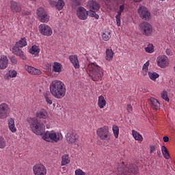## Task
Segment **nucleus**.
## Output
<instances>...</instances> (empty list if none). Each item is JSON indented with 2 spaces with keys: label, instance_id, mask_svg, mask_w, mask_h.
Instances as JSON below:
<instances>
[{
  "label": "nucleus",
  "instance_id": "473e14b6",
  "mask_svg": "<svg viewBox=\"0 0 175 175\" xmlns=\"http://www.w3.org/2000/svg\"><path fill=\"white\" fill-rule=\"evenodd\" d=\"M112 131L113 132V135L116 139H118V135H120V128L118 127V126H113Z\"/></svg>",
  "mask_w": 175,
  "mask_h": 175
},
{
  "label": "nucleus",
  "instance_id": "a211bd4d",
  "mask_svg": "<svg viewBox=\"0 0 175 175\" xmlns=\"http://www.w3.org/2000/svg\"><path fill=\"white\" fill-rule=\"evenodd\" d=\"M87 7L88 8L90 12L92 11L98 12V10L100 9V4H99V3H98V1L95 0H90L87 3Z\"/></svg>",
  "mask_w": 175,
  "mask_h": 175
},
{
  "label": "nucleus",
  "instance_id": "ddd939ff",
  "mask_svg": "<svg viewBox=\"0 0 175 175\" xmlns=\"http://www.w3.org/2000/svg\"><path fill=\"white\" fill-rule=\"evenodd\" d=\"M157 64L159 68H165L169 66V59L166 55H160L157 58Z\"/></svg>",
  "mask_w": 175,
  "mask_h": 175
},
{
  "label": "nucleus",
  "instance_id": "6e6d98bb",
  "mask_svg": "<svg viewBox=\"0 0 175 175\" xmlns=\"http://www.w3.org/2000/svg\"><path fill=\"white\" fill-rule=\"evenodd\" d=\"M135 2H142V0H134Z\"/></svg>",
  "mask_w": 175,
  "mask_h": 175
},
{
  "label": "nucleus",
  "instance_id": "aec40b11",
  "mask_svg": "<svg viewBox=\"0 0 175 175\" xmlns=\"http://www.w3.org/2000/svg\"><path fill=\"white\" fill-rule=\"evenodd\" d=\"M69 59L75 69H79L80 68V62H79V57H77V55H70Z\"/></svg>",
  "mask_w": 175,
  "mask_h": 175
},
{
  "label": "nucleus",
  "instance_id": "5fc2aeb1",
  "mask_svg": "<svg viewBox=\"0 0 175 175\" xmlns=\"http://www.w3.org/2000/svg\"><path fill=\"white\" fill-rule=\"evenodd\" d=\"M31 2H32V3H36V0H30Z\"/></svg>",
  "mask_w": 175,
  "mask_h": 175
},
{
  "label": "nucleus",
  "instance_id": "6e6552de",
  "mask_svg": "<svg viewBox=\"0 0 175 175\" xmlns=\"http://www.w3.org/2000/svg\"><path fill=\"white\" fill-rule=\"evenodd\" d=\"M36 14L40 23H47L48 21H50V16L49 15L47 12L44 10V8L42 7L38 8L36 11Z\"/></svg>",
  "mask_w": 175,
  "mask_h": 175
},
{
  "label": "nucleus",
  "instance_id": "a878e982",
  "mask_svg": "<svg viewBox=\"0 0 175 175\" xmlns=\"http://www.w3.org/2000/svg\"><path fill=\"white\" fill-rule=\"evenodd\" d=\"M29 53L30 54H32V55H39V53H40V49H39V46L36 45H33L31 48L29 50Z\"/></svg>",
  "mask_w": 175,
  "mask_h": 175
},
{
  "label": "nucleus",
  "instance_id": "a18cd8bd",
  "mask_svg": "<svg viewBox=\"0 0 175 175\" xmlns=\"http://www.w3.org/2000/svg\"><path fill=\"white\" fill-rule=\"evenodd\" d=\"M75 175H85V172L81 169H77L75 170Z\"/></svg>",
  "mask_w": 175,
  "mask_h": 175
},
{
  "label": "nucleus",
  "instance_id": "cd10ccee",
  "mask_svg": "<svg viewBox=\"0 0 175 175\" xmlns=\"http://www.w3.org/2000/svg\"><path fill=\"white\" fill-rule=\"evenodd\" d=\"M113 57H114V52L111 49H107L106 50V56L105 59L107 61H112Z\"/></svg>",
  "mask_w": 175,
  "mask_h": 175
},
{
  "label": "nucleus",
  "instance_id": "f3484780",
  "mask_svg": "<svg viewBox=\"0 0 175 175\" xmlns=\"http://www.w3.org/2000/svg\"><path fill=\"white\" fill-rule=\"evenodd\" d=\"M138 14H139L140 17L144 20H149L151 16L147 8L143 6L139 7L138 9Z\"/></svg>",
  "mask_w": 175,
  "mask_h": 175
},
{
  "label": "nucleus",
  "instance_id": "6ab92c4d",
  "mask_svg": "<svg viewBox=\"0 0 175 175\" xmlns=\"http://www.w3.org/2000/svg\"><path fill=\"white\" fill-rule=\"evenodd\" d=\"M25 69L29 75H33V76H40L42 75V70L29 65H25Z\"/></svg>",
  "mask_w": 175,
  "mask_h": 175
},
{
  "label": "nucleus",
  "instance_id": "f257e3e1",
  "mask_svg": "<svg viewBox=\"0 0 175 175\" xmlns=\"http://www.w3.org/2000/svg\"><path fill=\"white\" fill-rule=\"evenodd\" d=\"M27 121L30 125L32 132L36 135L42 136V139L44 142H47L48 143H58V142H61L64 139L62 133L59 132L47 131L44 133L46 126L36 118H28Z\"/></svg>",
  "mask_w": 175,
  "mask_h": 175
},
{
  "label": "nucleus",
  "instance_id": "603ef678",
  "mask_svg": "<svg viewBox=\"0 0 175 175\" xmlns=\"http://www.w3.org/2000/svg\"><path fill=\"white\" fill-rule=\"evenodd\" d=\"M23 14H25L26 16H29V14H31V12H28V11H23Z\"/></svg>",
  "mask_w": 175,
  "mask_h": 175
},
{
  "label": "nucleus",
  "instance_id": "f03ea898",
  "mask_svg": "<svg viewBox=\"0 0 175 175\" xmlns=\"http://www.w3.org/2000/svg\"><path fill=\"white\" fill-rule=\"evenodd\" d=\"M51 95L56 99H62L66 94V86L59 80H54L49 85Z\"/></svg>",
  "mask_w": 175,
  "mask_h": 175
},
{
  "label": "nucleus",
  "instance_id": "13d9d810",
  "mask_svg": "<svg viewBox=\"0 0 175 175\" xmlns=\"http://www.w3.org/2000/svg\"><path fill=\"white\" fill-rule=\"evenodd\" d=\"M157 154H161V152H157Z\"/></svg>",
  "mask_w": 175,
  "mask_h": 175
},
{
  "label": "nucleus",
  "instance_id": "2f4dec72",
  "mask_svg": "<svg viewBox=\"0 0 175 175\" xmlns=\"http://www.w3.org/2000/svg\"><path fill=\"white\" fill-rule=\"evenodd\" d=\"M132 135L135 140H137L138 142H143V137L142 136V135L139 134L137 131L133 130Z\"/></svg>",
  "mask_w": 175,
  "mask_h": 175
},
{
  "label": "nucleus",
  "instance_id": "7ed1b4c3",
  "mask_svg": "<svg viewBox=\"0 0 175 175\" xmlns=\"http://www.w3.org/2000/svg\"><path fill=\"white\" fill-rule=\"evenodd\" d=\"M88 72L93 81H99L103 77V68L96 63H91L88 66Z\"/></svg>",
  "mask_w": 175,
  "mask_h": 175
},
{
  "label": "nucleus",
  "instance_id": "e433bc0d",
  "mask_svg": "<svg viewBox=\"0 0 175 175\" xmlns=\"http://www.w3.org/2000/svg\"><path fill=\"white\" fill-rule=\"evenodd\" d=\"M7 76L10 79H14V77H17V71H16V70H10L7 73Z\"/></svg>",
  "mask_w": 175,
  "mask_h": 175
},
{
  "label": "nucleus",
  "instance_id": "f704fd0d",
  "mask_svg": "<svg viewBox=\"0 0 175 175\" xmlns=\"http://www.w3.org/2000/svg\"><path fill=\"white\" fill-rule=\"evenodd\" d=\"M8 143L5 137L0 136V148L3 149L6 147Z\"/></svg>",
  "mask_w": 175,
  "mask_h": 175
},
{
  "label": "nucleus",
  "instance_id": "09e8293b",
  "mask_svg": "<svg viewBox=\"0 0 175 175\" xmlns=\"http://www.w3.org/2000/svg\"><path fill=\"white\" fill-rule=\"evenodd\" d=\"M156 149H155V146H150V154H152V152H155Z\"/></svg>",
  "mask_w": 175,
  "mask_h": 175
},
{
  "label": "nucleus",
  "instance_id": "7c9ffc66",
  "mask_svg": "<svg viewBox=\"0 0 175 175\" xmlns=\"http://www.w3.org/2000/svg\"><path fill=\"white\" fill-rule=\"evenodd\" d=\"M44 98L47 105H53V97L50 93H45L44 94Z\"/></svg>",
  "mask_w": 175,
  "mask_h": 175
},
{
  "label": "nucleus",
  "instance_id": "20e7f679",
  "mask_svg": "<svg viewBox=\"0 0 175 175\" xmlns=\"http://www.w3.org/2000/svg\"><path fill=\"white\" fill-rule=\"evenodd\" d=\"M25 46H27V39H25V38H22L12 48V53L14 54V55H16V57H19V58L23 61L27 59V56L24 54V51L20 49V47L23 48L25 47Z\"/></svg>",
  "mask_w": 175,
  "mask_h": 175
},
{
  "label": "nucleus",
  "instance_id": "c85d7f7f",
  "mask_svg": "<svg viewBox=\"0 0 175 175\" xmlns=\"http://www.w3.org/2000/svg\"><path fill=\"white\" fill-rule=\"evenodd\" d=\"M70 163V159L69 158V155L64 154L62 157V166H65Z\"/></svg>",
  "mask_w": 175,
  "mask_h": 175
},
{
  "label": "nucleus",
  "instance_id": "c756f323",
  "mask_svg": "<svg viewBox=\"0 0 175 175\" xmlns=\"http://www.w3.org/2000/svg\"><path fill=\"white\" fill-rule=\"evenodd\" d=\"M161 152L165 159H170V154H169V151L167 150V148H166V146H161Z\"/></svg>",
  "mask_w": 175,
  "mask_h": 175
},
{
  "label": "nucleus",
  "instance_id": "4c0bfd02",
  "mask_svg": "<svg viewBox=\"0 0 175 175\" xmlns=\"http://www.w3.org/2000/svg\"><path fill=\"white\" fill-rule=\"evenodd\" d=\"M102 38L103 39V40L107 41L110 39V38H111V36L110 35V31H105L103 35H102Z\"/></svg>",
  "mask_w": 175,
  "mask_h": 175
},
{
  "label": "nucleus",
  "instance_id": "5701e85b",
  "mask_svg": "<svg viewBox=\"0 0 175 175\" xmlns=\"http://www.w3.org/2000/svg\"><path fill=\"white\" fill-rule=\"evenodd\" d=\"M36 116L37 118H42L45 120L46 118H47V117H49V113H47V111H46V109H41L37 111Z\"/></svg>",
  "mask_w": 175,
  "mask_h": 175
},
{
  "label": "nucleus",
  "instance_id": "72a5a7b5",
  "mask_svg": "<svg viewBox=\"0 0 175 175\" xmlns=\"http://www.w3.org/2000/svg\"><path fill=\"white\" fill-rule=\"evenodd\" d=\"M148 76L150 80L152 81H155L158 77H159V75L157 72H148Z\"/></svg>",
  "mask_w": 175,
  "mask_h": 175
},
{
  "label": "nucleus",
  "instance_id": "58836bf2",
  "mask_svg": "<svg viewBox=\"0 0 175 175\" xmlns=\"http://www.w3.org/2000/svg\"><path fill=\"white\" fill-rule=\"evenodd\" d=\"M161 98L162 99H164V100H165L166 102H169L170 99L169 96H167V91L163 90L161 92Z\"/></svg>",
  "mask_w": 175,
  "mask_h": 175
},
{
  "label": "nucleus",
  "instance_id": "4d7b16f0",
  "mask_svg": "<svg viewBox=\"0 0 175 175\" xmlns=\"http://www.w3.org/2000/svg\"><path fill=\"white\" fill-rule=\"evenodd\" d=\"M62 169H63L64 170H65L66 169V167H63Z\"/></svg>",
  "mask_w": 175,
  "mask_h": 175
},
{
  "label": "nucleus",
  "instance_id": "393cba45",
  "mask_svg": "<svg viewBox=\"0 0 175 175\" xmlns=\"http://www.w3.org/2000/svg\"><path fill=\"white\" fill-rule=\"evenodd\" d=\"M53 70L55 73H61L62 72V64L59 62H55L53 66Z\"/></svg>",
  "mask_w": 175,
  "mask_h": 175
},
{
  "label": "nucleus",
  "instance_id": "2eb2a0df",
  "mask_svg": "<svg viewBox=\"0 0 175 175\" xmlns=\"http://www.w3.org/2000/svg\"><path fill=\"white\" fill-rule=\"evenodd\" d=\"M22 6L23 5L20 2L10 1V8L12 13H20L23 10Z\"/></svg>",
  "mask_w": 175,
  "mask_h": 175
},
{
  "label": "nucleus",
  "instance_id": "0eeeda50",
  "mask_svg": "<svg viewBox=\"0 0 175 175\" xmlns=\"http://www.w3.org/2000/svg\"><path fill=\"white\" fill-rule=\"evenodd\" d=\"M139 29L144 36H152L153 33L152 25L148 22H143L139 25Z\"/></svg>",
  "mask_w": 175,
  "mask_h": 175
},
{
  "label": "nucleus",
  "instance_id": "49530a36",
  "mask_svg": "<svg viewBox=\"0 0 175 175\" xmlns=\"http://www.w3.org/2000/svg\"><path fill=\"white\" fill-rule=\"evenodd\" d=\"M150 65V63L148 62H146L142 68V70H148V66Z\"/></svg>",
  "mask_w": 175,
  "mask_h": 175
},
{
  "label": "nucleus",
  "instance_id": "dca6fc26",
  "mask_svg": "<svg viewBox=\"0 0 175 175\" xmlns=\"http://www.w3.org/2000/svg\"><path fill=\"white\" fill-rule=\"evenodd\" d=\"M49 3L52 8H55L59 11L62 10L65 6V1L64 0H58L57 2L54 0H49Z\"/></svg>",
  "mask_w": 175,
  "mask_h": 175
},
{
  "label": "nucleus",
  "instance_id": "c9c22d12",
  "mask_svg": "<svg viewBox=\"0 0 175 175\" xmlns=\"http://www.w3.org/2000/svg\"><path fill=\"white\" fill-rule=\"evenodd\" d=\"M145 51L149 54L154 53V45L152 44H148L147 47L145 48Z\"/></svg>",
  "mask_w": 175,
  "mask_h": 175
},
{
  "label": "nucleus",
  "instance_id": "39448f33",
  "mask_svg": "<svg viewBox=\"0 0 175 175\" xmlns=\"http://www.w3.org/2000/svg\"><path fill=\"white\" fill-rule=\"evenodd\" d=\"M96 133L100 140L110 141V131H109L108 126H104L98 129Z\"/></svg>",
  "mask_w": 175,
  "mask_h": 175
},
{
  "label": "nucleus",
  "instance_id": "9d476101",
  "mask_svg": "<svg viewBox=\"0 0 175 175\" xmlns=\"http://www.w3.org/2000/svg\"><path fill=\"white\" fill-rule=\"evenodd\" d=\"M66 142L68 144H75L77 145L79 143V135L75 131H69L66 136Z\"/></svg>",
  "mask_w": 175,
  "mask_h": 175
},
{
  "label": "nucleus",
  "instance_id": "3c124183",
  "mask_svg": "<svg viewBox=\"0 0 175 175\" xmlns=\"http://www.w3.org/2000/svg\"><path fill=\"white\" fill-rule=\"evenodd\" d=\"M163 140L165 143H167V142H169V137L167 136H165L163 137Z\"/></svg>",
  "mask_w": 175,
  "mask_h": 175
},
{
  "label": "nucleus",
  "instance_id": "79ce46f5",
  "mask_svg": "<svg viewBox=\"0 0 175 175\" xmlns=\"http://www.w3.org/2000/svg\"><path fill=\"white\" fill-rule=\"evenodd\" d=\"M116 20L118 27H121V15L117 14L116 16Z\"/></svg>",
  "mask_w": 175,
  "mask_h": 175
},
{
  "label": "nucleus",
  "instance_id": "f8f14e48",
  "mask_svg": "<svg viewBox=\"0 0 175 175\" xmlns=\"http://www.w3.org/2000/svg\"><path fill=\"white\" fill-rule=\"evenodd\" d=\"M33 173L34 175H46L47 174V169H46V166L42 163L36 164L33 167Z\"/></svg>",
  "mask_w": 175,
  "mask_h": 175
},
{
  "label": "nucleus",
  "instance_id": "8fccbe9b",
  "mask_svg": "<svg viewBox=\"0 0 175 175\" xmlns=\"http://www.w3.org/2000/svg\"><path fill=\"white\" fill-rule=\"evenodd\" d=\"M75 5H80L81 0H71Z\"/></svg>",
  "mask_w": 175,
  "mask_h": 175
},
{
  "label": "nucleus",
  "instance_id": "37998d69",
  "mask_svg": "<svg viewBox=\"0 0 175 175\" xmlns=\"http://www.w3.org/2000/svg\"><path fill=\"white\" fill-rule=\"evenodd\" d=\"M10 61H11L12 65H17V58L15 56H11L10 57Z\"/></svg>",
  "mask_w": 175,
  "mask_h": 175
},
{
  "label": "nucleus",
  "instance_id": "bb28decb",
  "mask_svg": "<svg viewBox=\"0 0 175 175\" xmlns=\"http://www.w3.org/2000/svg\"><path fill=\"white\" fill-rule=\"evenodd\" d=\"M98 106L100 109H105V107L106 106V100L105 99V97L102 95L98 96Z\"/></svg>",
  "mask_w": 175,
  "mask_h": 175
},
{
  "label": "nucleus",
  "instance_id": "de8ad7c7",
  "mask_svg": "<svg viewBox=\"0 0 175 175\" xmlns=\"http://www.w3.org/2000/svg\"><path fill=\"white\" fill-rule=\"evenodd\" d=\"M126 111L128 113H132V111H133V109L132 108V105L131 104L127 105Z\"/></svg>",
  "mask_w": 175,
  "mask_h": 175
},
{
  "label": "nucleus",
  "instance_id": "b1692460",
  "mask_svg": "<svg viewBox=\"0 0 175 175\" xmlns=\"http://www.w3.org/2000/svg\"><path fill=\"white\" fill-rule=\"evenodd\" d=\"M8 128L12 133L17 132V129H16V124H14V119L10 118L8 120Z\"/></svg>",
  "mask_w": 175,
  "mask_h": 175
},
{
  "label": "nucleus",
  "instance_id": "4be33fe9",
  "mask_svg": "<svg viewBox=\"0 0 175 175\" xmlns=\"http://www.w3.org/2000/svg\"><path fill=\"white\" fill-rule=\"evenodd\" d=\"M150 102L152 110H155V111H157V110H159V109H161V103H159V101H158L157 98H150Z\"/></svg>",
  "mask_w": 175,
  "mask_h": 175
},
{
  "label": "nucleus",
  "instance_id": "1a4fd4ad",
  "mask_svg": "<svg viewBox=\"0 0 175 175\" xmlns=\"http://www.w3.org/2000/svg\"><path fill=\"white\" fill-rule=\"evenodd\" d=\"M10 116V107L5 103L0 104V120H5Z\"/></svg>",
  "mask_w": 175,
  "mask_h": 175
},
{
  "label": "nucleus",
  "instance_id": "4468645a",
  "mask_svg": "<svg viewBox=\"0 0 175 175\" xmlns=\"http://www.w3.org/2000/svg\"><path fill=\"white\" fill-rule=\"evenodd\" d=\"M77 17L79 20H87L88 18V11L83 7H78L77 9Z\"/></svg>",
  "mask_w": 175,
  "mask_h": 175
},
{
  "label": "nucleus",
  "instance_id": "ea45409f",
  "mask_svg": "<svg viewBox=\"0 0 175 175\" xmlns=\"http://www.w3.org/2000/svg\"><path fill=\"white\" fill-rule=\"evenodd\" d=\"M101 2H104L107 6H111V5H114V1L116 0H100Z\"/></svg>",
  "mask_w": 175,
  "mask_h": 175
},
{
  "label": "nucleus",
  "instance_id": "9b49d317",
  "mask_svg": "<svg viewBox=\"0 0 175 175\" xmlns=\"http://www.w3.org/2000/svg\"><path fill=\"white\" fill-rule=\"evenodd\" d=\"M39 32L44 36H51L53 35V29L50 26L46 24H41L38 27Z\"/></svg>",
  "mask_w": 175,
  "mask_h": 175
},
{
  "label": "nucleus",
  "instance_id": "864d4df0",
  "mask_svg": "<svg viewBox=\"0 0 175 175\" xmlns=\"http://www.w3.org/2000/svg\"><path fill=\"white\" fill-rule=\"evenodd\" d=\"M148 70H142V73L144 75V76L147 75V72Z\"/></svg>",
  "mask_w": 175,
  "mask_h": 175
},
{
  "label": "nucleus",
  "instance_id": "a19ab883",
  "mask_svg": "<svg viewBox=\"0 0 175 175\" xmlns=\"http://www.w3.org/2000/svg\"><path fill=\"white\" fill-rule=\"evenodd\" d=\"M124 10H125V4H122L119 6V10L118 11V14L120 15L122 14L124 12Z\"/></svg>",
  "mask_w": 175,
  "mask_h": 175
},
{
  "label": "nucleus",
  "instance_id": "423d86ee",
  "mask_svg": "<svg viewBox=\"0 0 175 175\" xmlns=\"http://www.w3.org/2000/svg\"><path fill=\"white\" fill-rule=\"evenodd\" d=\"M140 170L136 163H129L126 164L123 168V173L128 175H137Z\"/></svg>",
  "mask_w": 175,
  "mask_h": 175
},
{
  "label": "nucleus",
  "instance_id": "c03bdc74",
  "mask_svg": "<svg viewBox=\"0 0 175 175\" xmlns=\"http://www.w3.org/2000/svg\"><path fill=\"white\" fill-rule=\"evenodd\" d=\"M90 17H94L96 20H99V15L98 14H96V12L97 11H91Z\"/></svg>",
  "mask_w": 175,
  "mask_h": 175
},
{
  "label": "nucleus",
  "instance_id": "412c9836",
  "mask_svg": "<svg viewBox=\"0 0 175 175\" xmlns=\"http://www.w3.org/2000/svg\"><path fill=\"white\" fill-rule=\"evenodd\" d=\"M9 65V59L8 56L3 55L0 56V69L3 70L8 68Z\"/></svg>",
  "mask_w": 175,
  "mask_h": 175
}]
</instances>
